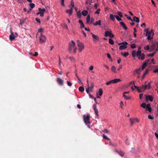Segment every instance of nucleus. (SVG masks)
I'll use <instances>...</instances> for the list:
<instances>
[{
	"label": "nucleus",
	"instance_id": "f257e3e1",
	"mask_svg": "<svg viewBox=\"0 0 158 158\" xmlns=\"http://www.w3.org/2000/svg\"><path fill=\"white\" fill-rule=\"evenodd\" d=\"M145 31L146 32V35L148 36V40H152L153 38L151 37V35L152 34V35L154 34L152 30H151V31L149 32L148 30V29H146Z\"/></svg>",
	"mask_w": 158,
	"mask_h": 158
},
{
	"label": "nucleus",
	"instance_id": "f03ea898",
	"mask_svg": "<svg viewBox=\"0 0 158 158\" xmlns=\"http://www.w3.org/2000/svg\"><path fill=\"white\" fill-rule=\"evenodd\" d=\"M136 56L138 57V59L141 60H143L145 58V55L141 52L140 50L136 52Z\"/></svg>",
	"mask_w": 158,
	"mask_h": 158
},
{
	"label": "nucleus",
	"instance_id": "7ed1b4c3",
	"mask_svg": "<svg viewBox=\"0 0 158 158\" xmlns=\"http://www.w3.org/2000/svg\"><path fill=\"white\" fill-rule=\"evenodd\" d=\"M84 120L85 123L87 125H88L90 124V122L89 121L90 116L89 114H87V115H84L83 116Z\"/></svg>",
	"mask_w": 158,
	"mask_h": 158
},
{
	"label": "nucleus",
	"instance_id": "20e7f679",
	"mask_svg": "<svg viewBox=\"0 0 158 158\" xmlns=\"http://www.w3.org/2000/svg\"><path fill=\"white\" fill-rule=\"evenodd\" d=\"M77 45L78 47H79L78 51L79 52H81L83 49H84V44L79 40H77Z\"/></svg>",
	"mask_w": 158,
	"mask_h": 158
},
{
	"label": "nucleus",
	"instance_id": "39448f33",
	"mask_svg": "<svg viewBox=\"0 0 158 158\" xmlns=\"http://www.w3.org/2000/svg\"><path fill=\"white\" fill-rule=\"evenodd\" d=\"M71 42V43H69V50L70 52H71L73 49L76 47L75 43L72 40Z\"/></svg>",
	"mask_w": 158,
	"mask_h": 158
},
{
	"label": "nucleus",
	"instance_id": "423d86ee",
	"mask_svg": "<svg viewBox=\"0 0 158 158\" xmlns=\"http://www.w3.org/2000/svg\"><path fill=\"white\" fill-rule=\"evenodd\" d=\"M40 42L41 43L45 42L46 40V38L45 36L41 34L40 37Z\"/></svg>",
	"mask_w": 158,
	"mask_h": 158
},
{
	"label": "nucleus",
	"instance_id": "0eeeda50",
	"mask_svg": "<svg viewBox=\"0 0 158 158\" xmlns=\"http://www.w3.org/2000/svg\"><path fill=\"white\" fill-rule=\"evenodd\" d=\"M104 36L106 37L109 36L110 38H113L114 37V35L112 34L111 32V31H106Z\"/></svg>",
	"mask_w": 158,
	"mask_h": 158
},
{
	"label": "nucleus",
	"instance_id": "6e6552de",
	"mask_svg": "<svg viewBox=\"0 0 158 158\" xmlns=\"http://www.w3.org/2000/svg\"><path fill=\"white\" fill-rule=\"evenodd\" d=\"M139 89L138 90L139 92H142L143 91L147 89V86H146V84L144 85H142L141 86L139 87Z\"/></svg>",
	"mask_w": 158,
	"mask_h": 158
},
{
	"label": "nucleus",
	"instance_id": "1a4fd4ad",
	"mask_svg": "<svg viewBox=\"0 0 158 158\" xmlns=\"http://www.w3.org/2000/svg\"><path fill=\"white\" fill-rule=\"evenodd\" d=\"M103 91L102 89L101 88L99 89V91L97 93V98H100V96H101L102 94Z\"/></svg>",
	"mask_w": 158,
	"mask_h": 158
},
{
	"label": "nucleus",
	"instance_id": "9d476101",
	"mask_svg": "<svg viewBox=\"0 0 158 158\" xmlns=\"http://www.w3.org/2000/svg\"><path fill=\"white\" fill-rule=\"evenodd\" d=\"M57 81L58 84L60 85H63L64 81L60 78H57Z\"/></svg>",
	"mask_w": 158,
	"mask_h": 158
},
{
	"label": "nucleus",
	"instance_id": "9b49d317",
	"mask_svg": "<svg viewBox=\"0 0 158 158\" xmlns=\"http://www.w3.org/2000/svg\"><path fill=\"white\" fill-rule=\"evenodd\" d=\"M149 60L150 59H147L145 60V62L143 64L142 67V69H141L142 70H143L144 69V68L146 66L147 64H148V62Z\"/></svg>",
	"mask_w": 158,
	"mask_h": 158
},
{
	"label": "nucleus",
	"instance_id": "f8f14e48",
	"mask_svg": "<svg viewBox=\"0 0 158 158\" xmlns=\"http://www.w3.org/2000/svg\"><path fill=\"white\" fill-rule=\"evenodd\" d=\"M158 44V42L154 43L152 44V45L151 46V48L153 50H156L157 45Z\"/></svg>",
	"mask_w": 158,
	"mask_h": 158
},
{
	"label": "nucleus",
	"instance_id": "ddd939ff",
	"mask_svg": "<svg viewBox=\"0 0 158 158\" xmlns=\"http://www.w3.org/2000/svg\"><path fill=\"white\" fill-rule=\"evenodd\" d=\"M93 108L94 110L95 114L97 115V116H98V109L97 108L96 105L95 104L93 106Z\"/></svg>",
	"mask_w": 158,
	"mask_h": 158
},
{
	"label": "nucleus",
	"instance_id": "4468645a",
	"mask_svg": "<svg viewBox=\"0 0 158 158\" xmlns=\"http://www.w3.org/2000/svg\"><path fill=\"white\" fill-rule=\"evenodd\" d=\"M153 98L152 95H147L146 97V102L148 101V100L151 102L152 101Z\"/></svg>",
	"mask_w": 158,
	"mask_h": 158
},
{
	"label": "nucleus",
	"instance_id": "2eb2a0df",
	"mask_svg": "<svg viewBox=\"0 0 158 158\" xmlns=\"http://www.w3.org/2000/svg\"><path fill=\"white\" fill-rule=\"evenodd\" d=\"M142 70L141 69H136L134 71L133 73L134 74L137 73L139 75L140 74Z\"/></svg>",
	"mask_w": 158,
	"mask_h": 158
},
{
	"label": "nucleus",
	"instance_id": "dca6fc26",
	"mask_svg": "<svg viewBox=\"0 0 158 158\" xmlns=\"http://www.w3.org/2000/svg\"><path fill=\"white\" fill-rule=\"evenodd\" d=\"M132 21H134L136 23H139V19L138 17H137L135 16H134L133 17V19H132Z\"/></svg>",
	"mask_w": 158,
	"mask_h": 158
},
{
	"label": "nucleus",
	"instance_id": "f3484780",
	"mask_svg": "<svg viewBox=\"0 0 158 158\" xmlns=\"http://www.w3.org/2000/svg\"><path fill=\"white\" fill-rule=\"evenodd\" d=\"M115 151L117 153H118L119 155H120L121 156L123 157L124 155V153L122 151H118L117 150H115Z\"/></svg>",
	"mask_w": 158,
	"mask_h": 158
},
{
	"label": "nucleus",
	"instance_id": "a211bd4d",
	"mask_svg": "<svg viewBox=\"0 0 158 158\" xmlns=\"http://www.w3.org/2000/svg\"><path fill=\"white\" fill-rule=\"evenodd\" d=\"M127 45H125V44H122V45H121L119 46V49L121 50L127 48Z\"/></svg>",
	"mask_w": 158,
	"mask_h": 158
},
{
	"label": "nucleus",
	"instance_id": "6ab92c4d",
	"mask_svg": "<svg viewBox=\"0 0 158 158\" xmlns=\"http://www.w3.org/2000/svg\"><path fill=\"white\" fill-rule=\"evenodd\" d=\"M66 12L69 15H71L73 13V9L71 8L70 9L66 10Z\"/></svg>",
	"mask_w": 158,
	"mask_h": 158
},
{
	"label": "nucleus",
	"instance_id": "aec40b11",
	"mask_svg": "<svg viewBox=\"0 0 158 158\" xmlns=\"http://www.w3.org/2000/svg\"><path fill=\"white\" fill-rule=\"evenodd\" d=\"M121 81V80L120 79L118 78H116L112 80L113 84L120 82Z\"/></svg>",
	"mask_w": 158,
	"mask_h": 158
},
{
	"label": "nucleus",
	"instance_id": "412c9836",
	"mask_svg": "<svg viewBox=\"0 0 158 158\" xmlns=\"http://www.w3.org/2000/svg\"><path fill=\"white\" fill-rule=\"evenodd\" d=\"M93 24L95 26L97 25L101 26V21L100 20H99L98 21H96L95 23H93Z\"/></svg>",
	"mask_w": 158,
	"mask_h": 158
},
{
	"label": "nucleus",
	"instance_id": "4be33fe9",
	"mask_svg": "<svg viewBox=\"0 0 158 158\" xmlns=\"http://www.w3.org/2000/svg\"><path fill=\"white\" fill-rule=\"evenodd\" d=\"M120 24L122 25L123 27L124 28V29L126 30L127 29V27H126V25L123 22H120Z\"/></svg>",
	"mask_w": 158,
	"mask_h": 158
},
{
	"label": "nucleus",
	"instance_id": "5701e85b",
	"mask_svg": "<svg viewBox=\"0 0 158 158\" xmlns=\"http://www.w3.org/2000/svg\"><path fill=\"white\" fill-rule=\"evenodd\" d=\"M91 34L92 35V36L93 38L94 39H95L96 40H99V38L98 36H97V35H95L92 33H91Z\"/></svg>",
	"mask_w": 158,
	"mask_h": 158
},
{
	"label": "nucleus",
	"instance_id": "b1692460",
	"mask_svg": "<svg viewBox=\"0 0 158 158\" xmlns=\"http://www.w3.org/2000/svg\"><path fill=\"white\" fill-rule=\"evenodd\" d=\"M79 23L81 24V28H83L84 27V25L83 23V22L82 20H79Z\"/></svg>",
	"mask_w": 158,
	"mask_h": 158
},
{
	"label": "nucleus",
	"instance_id": "393cba45",
	"mask_svg": "<svg viewBox=\"0 0 158 158\" xmlns=\"http://www.w3.org/2000/svg\"><path fill=\"white\" fill-rule=\"evenodd\" d=\"M115 15L114 16V15L112 14H110V19L112 20L113 21L115 20Z\"/></svg>",
	"mask_w": 158,
	"mask_h": 158
},
{
	"label": "nucleus",
	"instance_id": "a878e982",
	"mask_svg": "<svg viewBox=\"0 0 158 158\" xmlns=\"http://www.w3.org/2000/svg\"><path fill=\"white\" fill-rule=\"evenodd\" d=\"M38 10L40 12L42 13H44V12L46 11V10L44 8L41 9V8H39Z\"/></svg>",
	"mask_w": 158,
	"mask_h": 158
},
{
	"label": "nucleus",
	"instance_id": "bb28decb",
	"mask_svg": "<svg viewBox=\"0 0 158 158\" xmlns=\"http://www.w3.org/2000/svg\"><path fill=\"white\" fill-rule=\"evenodd\" d=\"M88 13V11L86 10H83V11L82 12V15L85 16Z\"/></svg>",
	"mask_w": 158,
	"mask_h": 158
},
{
	"label": "nucleus",
	"instance_id": "cd10ccee",
	"mask_svg": "<svg viewBox=\"0 0 158 158\" xmlns=\"http://www.w3.org/2000/svg\"><path fill=\"white\" fill-rule=\"evenodd\" d=\"M121 54L122 55L125 57H126V56H127L129 54V53L128 52H125L124 53H123L122 52Z\"/></svg>",
	"mask_w": 158,
	"mask_h": 158
},
{
	"label": "nucleus",
	"instance_id": "c85d7f7f",
	"mask_svg": "<svg viewBox=\"0 0 158 158\" xmlns=\"http://www.w3.org/2000/svg\"><path fill=\"white\" fill-rule=\"evenodd\" d=\"M86 23H88L90 20V16L89 15H88L86 18Z\"/></svg>",
	"mask_w": 158,
	"mask_h": 158
},
{
	"label": "nucleus",
	"instance_id": "c756f323",
	"mask_svg": "<svg viewBox=\"0 0 158 158\" xmlns=\"http://www.w3.org/2000/svg\"><path fill=\"white\" fill-rule=\"evenodd\" d=\"M79 90L81 92H83L84 91V88L82 86H80L79 88Z\"/></svg>",
	"mask_w": 158,
	"mask_h": 158
},
{
	"label": "nucleus",
	"instance_id": "7c9ffc66",
	"mask_svg": "<svg viewBox=\"0 0 158 158\" xmlns=\"http://www.w3.org/2000/svg\"><path fill=\"white\" fill-rule=\"evenodd\" d=\"M111 70L112 71H113L114 73H116V71L115 70L116 67H115V66H114L113 65L112 67L111 68Z\"/></svg>",
	"mask_w": 158,
	"mask_h": 158
},
{
	"label": "nucleus",
	"instance_id": "2f4dec72",
	"mask_svg": "<svg viewBox=\"0 0 158 158\" xmlns=\"http://www.w3.org/2000/svg\"><path fill=\"white\" fill-rule=\"evenodd\" d=\"M9 38L10 40L12 41L13 40L15 39V38L14 36V35H10L9 36Z\"/></svg>",
	"mask_w": 158,
	"mask_h": 158
},
{
	"label": "nucleus",
	"instance_id": "473e14b6",
	"mask_svg": "<svg viewBox=\"0 0 158 158\" xmlns=\"http://www.w3.org/2000/svg\"><path fill=\"white\" fill-rule=\"evenodd\" d=\"M111 84H113L112 80L106 83V85H109Z\"/></svg>",
	"mask_w": 158,
	"mask_h": 158
},
{
	"label": "nucleus",
	"instance_id": "72a5a7b5",
	"mask_svg": "<svg viewBox=\"0 0 158 158\" xmlns=\"http://www.w3.org/2000/svg\"><path fill=\"white\" fill-rule=\"evenodd\" d=\"M109 43L111 45H113L114 44V42L113 40L111 39H109Z\"/></svg>",
	"mask_w": 158,
	"mask_h": 158
},
{
	"label": "nucleus",
	"instance_id": "f704fd0d",
	"mask_svg": "<svg viewBox=\"0 0 158 158\" xmlns=\"http://www.w3.org/2000/svg\"><path fill=\"white\" fill-rule=\"evenodd\" d=\"M30 7L32 9L34 8L35 6V4L33 3H31L29 4Z\"/></svg>",
	"mask_w": 158,
	"mask_h": 158
},
{
	"label": "nucleus",
	"instance_id": "c9c22d12",
	"mask_svg": "<svg viewBox=\"0 0 158 158\" xmlns=\"http://www.w3.org/2000/svg\"><path fill=\"white\" fill-rule=\"evenodd\" d=\"M151 82H149L147 84V85H146V86H147V89H149L151 88Z\"/></svg>",
	"mask_w": 158,
	"mask_h": 158
},
{
	"label": "nucleus",
	"instance_id": "e433bc0d",
	"mask_svg": "<svg viewBox=\"0 0 158 158\" xmlns=\"http://www.w3.org/2000/svg\"><path fill=\"white\" fill-rule=\"evenodd\" d=\"M117 14L120 17V18H122L123 17V15L121 12L118 11Z\"/></svg>",
	"mask_w": 158,
	"mask_h": 158
},
{
	"label": "nucleus",
	"instance_id": "4c0bfd02",
	"mask_svg": "<svg viewBox=\"0 0 158 158\" xmlns=\"http://www.w3.org/2000/svg\"><path fill=\"white\" fill-rule=\"evenodd\" d=\"M115 17L118 21H120L122 20V19L120 18L118 16L115 15Z\"/></svg>",
	"mask_w": 158,
	"mask_h": 158
},
{
	"label": "nucleus",
	"instance_id": "58836bf2",
	"mask_svg": "<svg viewBox=\"0 0 158 158\" xmlns=\"http://www.w3.org/2000/svg\"><path fill=\"white\" fill-rule=\"evenodd\" d=\"M132 55L133 57H135L136 56V52L135 51L132 52Z\"/></svg>",
	"mask_w": 158,
	"mask_h": 158
},
{
	"label": "nucleus",
	"instance_id": "ea45409f",
	"mask_svg": "<svg viewBox=\"0 0 158 158\" xmlns=\"http://www.w3.org/2000/svg\"><path fill=\"white\" fill-rule=\"evenodd\" d=\"M128 44V43L127 42H123L122 43H120L118 44V45H120L122 44H125V45H127Z\"/></svg>",
	"mask_w": 158,
	"mask_h": 158
},
{
	"label": "nucleus",
	"instance_id": "a19ab883",
	"mask_svg": "<svg viewBox=\"0 0 158 158\" xmlns=\"http://www.w3.org/2000/svg\"><path fill=\"white\" fill-rule=\"evenodd\" d=\"M77 16L79 17V18H80L81 17V12H80V11H78L77 12Z\"/></svg>",
	"mask_w": 158,
	"mask_h": 158
},
{
	"label": "nucleus",
	"instance_id": "79ce46f5",
	"mask_svg": "<svg viewBox=\"0 0 158 158\" xmlns=\"http://www.w3.org/2000/svg\"><path fill=\"white\" fill-rule=\"evenodd\" d=\"M91 85L90 86V87H89V89H90V90H91L94 88V85L93 83H91Z\"/></svg>",
	"mask_w": 158,
	"mask_h": 158
},
{
	"label": "nucleus",
	"instance_id": "37998d69",
	"mask_svg": "<svg viewBox=\"0 0 158 158\" xmlns=\"http://www.w3.org/2000/svg\"><path fill=\"white\" fill-rule=\"evenodd\" d=\"M125 15L126 17L127 18L128 20H130L131 21L132 20V19L131 18V17L130 16L128 15L127 14H125Z\"/></svg>",
	"mask_w": 158,
	"mask_h": 158
},
{
	"label": "nucleus",
	"instance_id": "c03bdc74",
	"mask_svg": "<svg viewBox=\"0 0 158 158\" xmlns=\"http://www.w3.org/2000/svg\"><path fill=\"white\" fill-rule=\"evenodd\" d=\"M134 119H132L131 118H130V120L131 122V126H132L134 124Z\"/></svg>",
	"mask_w": 158,
	"mask_h": 158
},
{
	"label": "nucleus",
	"instance_id": "a18cd8bd",
	"mask_svg": "<svg viewBox=\"0 0 158 158\" xmlns=\"http://www.w3.org/2000/svg\"><path fill=\"white\" fill-rule=\"evenodd\" d=\"M141 106L142 107L145 108L146 107V104L145 103H143L141 104Z\"/></svg>",
	"mask_w": 158,
	"mask_h": 158
},
{
	"label": "nucleus",
	"instance_id": "49530a36",
	"mask_svg": "<svg viewBox=\"0 0 158 158\" xmlns=\"http://www.w3.org/2000/svg\"><path fill=\"white\" fill-rule=\"evenodd\" d=\"M123 97H124V98L126 100H128L130 98L129 97H128L127 96L125 95H123Z\"/></svg>",
	"mask_w": 158,
	"mask_h": 158
},
{
	"label": "nucleus",
	"instance_id": "de8ad7c7",
	"mask_svg": "<svg viewBox=\"0 0 158 158\" xmlns=\"http://www.w3.org/2000/svg\"><path fill=\"white\" fill-rule=\"evenodd\" d=\"M149 46L148 45H147L146 47H144V48L147 50H148L149 49Z\"/></svg>",
	"mask_w": 158,
	"mask_h": 158
},
{
	"label": "nucleus",
	"instance_id": "09e8293b",
	"mask_svg": "<svg viewBox=\"0 0 158 158\" xmlns=\"http://www.w3.org/2000/svg\"><path fill=\"white\" fill-rule=\"evenodd\" d=\"M136 47V45L134 44H131V47L132 48H135Z\"/></svg>",
	"mask_w": 158,
	"mask_h": 158
},
{
	"label": "nucleus",
	"instance_id": "8fccbe9b",
	"mask_svg": "<svg viewBox=\"0 0 158 158\" xmlns=\"http://www.w3.org/2000/svg\"><path fill=\"white\" fill-rule=\"evenodd\" d=\"M103 137L105 139L107 140H110V139L108 137H107L106 135H105L104 134H103Z\"/></svg>",
	"mask_w": 158,
	"mask_h": 158
},
{
	"label": "nucleus",
	"instance_id": "3c124183",
	"mask_svg": "<svg viewBox=\"0 0 158 158\" xmlns=\"http://www.w3.org/2000/svg\"><path fill=\"white\" fill-rule=\"evenodd\" d=\"M101 9H98L97 11L95 12V13L96 14H98L99 13Z\"/></svg>",
	"mask_w": 158,
	"mask_h": 158
},
{
	"label": "nucleus",
	"instance_id": "603ef678",
	"mask_svg": "<svg viewBox=\"0 0 158 158\" xmlns=\"http://www.w3.org/2000/svg\"><path fill=\"white\" fill-rule=\"evenodd\" d=\"M103 132H104L105 133H109V131H108V130L106 129H105L104 130H103V131H102Z\"/></svg>",
	"mask_w": 158,
	"mask_h": 158
},
{
	"label": "nucleus",
	"instance_id": "864d4df0",
	"mask_svg": "<svg viewBox=\"0 0 158 158\" xmlns=\"http://www.w3.org/2000/svg\"><path fill=\"white\" fill-rule=\"evenodd\" d=\"M68 58H69L72 61H74V58L73 57H68Z\"/></svg>",
	"mask_w": 158,
	"mask_h": 158
},
{
	"label": "nucleus",
	"instance_id": "5fc2aeb1",
	"mask_svg": "<svg viewBox=\"0 0 158 158\" xmlns=\"http://www.w3.org/2000/svg\"><path fill=\"white\" fill-rule=\"evenodd\" d=\"M98 6V3H95L94 5V7L95 9H97Z\"/></svg>",
	"mask_w": 158,
	"mask_h": 158
},
{
	"label": "nucleus",
	"instance_id": "6e6d98bb",
	"mask_svg": "<svg viewBox=\"0 0 158 158\" xmlns=\"http://www.w3.org/2000/svg\"><path fill=\"white\" fill-rule=\"evenodd\" d=\"M64 0H61V4L62 6H64Z\"/></svg>",
	"mask_w": 158,
	"mask_h": 158
},
{
	"label": "nucleus",
	"instance_id": "4d7b16f0",
	"mask_svg": "<svg viewBox=\"0 0 158 158\" xmlns=\"http://www.w3.org/2000/svg\"><path fill=\"white\" fill-rule=\"evenodd\" d=\"M67 85L69 86H71L72 85V83L69 81H67Z\"/></svg>",
	"mask_w": 158,
	"mask_h": 158
},
{
	"label": "nucleus",
	"instance_id": "13d9d810",
	"mask_svg": "<svg viewBox=\"0 0 158 158\" xmlns=\"http://www.w3.org/2000/svg\"><path fill=\"white\" fill-rule=\"evenodd\" d=\"M150 104H147V105H146V109H148L149 108H150Z\"/></svg>",
	"mask_w": 158,
	"mask_h": 158
},
{
	"label": "nucleus",
	"instance_id": "bf43d9fd",
	"mask_svg": "<svg viewBox=\"0 0 158 158\" xmlns=\"http://www.w3.org/2000/svg\"><path fill=\"white\" fill-rule=\"evenodd\" d=\"M35 20L38 23H40V19L37 18L35 19Z\"/></svg>",
	"mask_w": 158,
	"mask_h": 158
},
{
	"label": "nucleus",
	"instance_id": "052dcab7",
	"mask_svg": "<svg viewBox=\"0 0 158 158\" xmlns=\"http://www.w3.org/2000/svg\"><path fill=\"white\" fill-rule=\"evenodd\" d=\"M148 118L149 119L152 120L154 118L153 117L151 116L150 115H148Z\"/></svg>",
	"mask_w": 158,
	"mask_h": 158
},
{
	"label": "nucleus",
	"instance_id": "680f3d73",
	"mask_svg": "<svg viewBox=\"0 0 158 158\" xmlns=\"http://www.w3.org/2000/svg\"><path fill=\"white\" fill-rule=\"evenodd\" d=\"M149 70L148 69H146L145 72L144 74V76H145L148 73Z\"/></svg>",
	"mask_w": 158,
	"mask_h": 158
},
{
	"label": "nucleus",
	"instance_id": "e2e57ef3",
	"mask_svg": "<svg viewBox=\"0 0 158 158\" xmlns=\"http://www.w3.org/2000/svg\"><path fill=\"white\" fill-rule=\"evenodd\" d=\"M71 6L72 7H74V5L73 2V0L71 2Z\"/></svg>",
	"mask_w": 158,
	"mask_h": 158
},
{
	"label": "nucleus",
	"instance_id": "0e129e2a",
	"mask_svg": "<svg viewBox=\"0 0 158 158\" xmlns=\"http://www.w3.org/2000/svg\"><path fill=\"white\" fill-rule=\"evenodd\" d=\"M154 56V54H153L152 53H150L148 54V56H151L152 57Z\"/></svg>",
	"mask_w": 158,
	"mask_h": 158
},
{
	"label": "nucleus",
	"instance_id": "69168bd1",
	"mask_svg": "<svg viewBox=\"0 0 158 158\" xmlns=\"http://www.w3.org/2000/svg\"><path fill=\"white\" fill-rule=\"evenodd\" d=\"M95 20L94 19V18H91V23H93H93L94 22V21Z\"/></svg>",
	"mask_w": 158,
	"mask_h": 158
},
{
	"label": "nucleus",
	"instance_id": "338daca9",
	"mask_svg": "<svg viewBox=\"0 0 158 158\" xmlns=\"http://www.w3.org/2000/svg\"><path fill=\"white\" fill-rule=\"evenodd\" d=\"M146 26V24L145 23H143L141 25V26L142 27H144L143 26L145 27Z\"/></svg>",
	"mask_w": 158,
	"mask_h": 158
},
{
	"label": "nucleus",
	"instance_id": "774afa93",
	"mask_svg": "<svg viewBox=\"0 0 158 158\" xmlns=\"http://www.w3.org/2000/svg\"><path fill=\"white\" fill-rule=\"evenodd\" d=\"M143 94H141L139 95V98L140 99H141L143 98Z\"/></svg>",
	"mask_w": 158,
	"mask_h": 158
}]
</instances>
